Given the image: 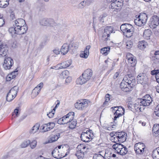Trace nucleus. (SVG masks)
I'll return each mask as SVG.
<instances>
[{"label": "nucleus", "mask_w": 159, "mask_h": 159, "mask_svg": "<svg viewBox=\"0 0 159 159\" xmlns=\"http://www.w3.org/2000/svg\"><path fill=\"white\" fill-rule=\"evenodd\" d=\"M93 75V72L90 69L85 70L83 73L82 75L78 78L77 83L78 84H82L86 83L91 78Z\"/></svg>", "instance_id": "1"}, {"label": "nucleus", "mask_w": 159, "mask_h": 159, "mask_svg": "<svg viewBox=\"0 0 159 159\" xmlns=\"http://www.w3.org/2000/svg\"><path fill=\"white\" fill-rule=\"evenodd\" d=\"M27 30V26L11 27L9 28L8 31L12 37H14L16 34L21 35L25 33Z\"/></svg>", "instance_id": "2"}, {"label": "nucleus", "mask_w": 159, "mask_h": 159, "mask_svg": "<svg viewBox=\"0 0 159 159\" xmlns=\"http://www.w3.org/2000/svg\"><path fill=\"white\" fill-rule=\"evenodd\" d=\"M120 30L123 33L124 35L126 37H131L134 32V28L130 24H122L120 27Z\"/></svg>", "instance_id": "3"}, {"label": "nucleus", "mask_w": 159, "mask_h": 159, "mask_svg": "<svg viewBox=\"0 0 159 159\" xmlns=\"http://www.w3.org/2000/svg\"><path fill=\"white\" fill-rule=\"evenodd\" d=\"M147 19V15L145 13H141L134 20V22L136 25L142 26L145 24Z\"/></svg>", "instance_id": "4"}, {"label": "nucleus", "mask_w": 159, "mask_h": 159, "mask_svg": "<svg viewBox=\"0 0 159 159\" xmlns=\"http://www.w3.org/2000/svg\"><path fill=\"white\" fill-rule=\"evenodd\" d=\"M75 114L74 112H70L66 115L59 119L57 121L58 123L60 125L68 123L73 119Z\"/></svg>", "instance_id": "5"}, {"label": "nucleus", "mask_w": 159, "mask_h": 159, "mask_svg": "<svg viewBox=\"0 0 159 159\" xmlns=\"http://www.w3.org/2000/svg\"><path fill=\"white\" fill-rule=\"evenodd\" d=\"M18 90L17 86H15L12 88L7 93L6 97V100L8 102L12 100L16 96Z\"/></svg>", "instance_id": "6"}, {"label": "nucleus", "mask_w": 159, "mask_h": 159, "mask_svg": "<svg viewBox=\"0 0 159 159\" xmlns=\"http://www.w3.org/2000/svg\"><path fill=\"white\" fill-rule=\"evenodd\" d=\"M89 102V100L86 99H84L81 101H78L75 104V107L78 110H84L88 107Z\"/></svg>", "instance_id": "7"}, {"label": "nucleus", "mask_w": 159, "mask_h": 159, "mask_svg": "<svg viewBox=\"0 0 159 159\" xmlns=\"http://www.w3.org/2000/svg\"><path fill=\"white\" fill-rule=\"evenodd\" d=\"M39 23L41 25L47 26H53L55 24L53 19L47 18H41L39 20Z\"/></svg>", "instance_id": "8"}, {"label": "nucleus", "mask_w": 159, "mask_h": 159, "mask_svg": "<svg viewBox=\"0 0 159 159\" xmlns=\"http://www.w3.org/2000/svg\"><path fill=\"white\" fill-rule=\"evenodd\" d=\"M55 126L54 122H49L43 125L40 127L39 131L41 132H45L52 129Z\"/></svg>", "instance_id": "9"}, {"label": "nucleus", "mask_w": 159, "mask_h": 159, "mask_svg": "<svg viewBox=\"0 0 159 159\" xmlns=\"http://www.w3.org/2000/svg\"><path fill=\"white\" fill-rule=\"evenodd\" d=\"M111 108L112 109L117 108V110H116V111L114 113L115 116L113 119L114 120H116L117 118L124 114L125 109L122 107H111Z\"/></svg>", "instance_id": "10"}, {"label": "nucleus", "mask_w": 159, "mask_h": 159, "mask_svg": "<svg viewBox=\"0 0 159 159\" xmlns=\"http://www.w3.org/2000/svg\"><path fill=\"white\" fill-rule=\"evenodd\" d=\"M152 101L151 97L149 95L147 94L144 96L142 99H141L140 105H142L143 106H148Z\"/></svg>", "instance_id": "11"}, {"label": "nucleus", "mask_w": 159, "mask_h": 159, "mask_svg": "<svg viewBox=\"0 0 159 159\" xmlns=\"http://www.w3.org/2000/svg\"><path fill=\"white\" fill-rule=\"evenodd\" d=\"M113 28L111 26H107L104 29V31L103 34L102 39L107 41L109 39L111 33L113 32Z\"/></svg>", "instance_id": "12"}, {"label": "nucleus", "mask_w": 159, "mask_h": 159, "mask_svg": "<svg viewBox=\"0 0 159 159\" xmlns=\"http://www.w3.org/2000/svg\"><path fill=\"white\" fill-rule=\"evenodd\" d=\"M145 148V144L140 142L136 143L134 148L136 153L139 154H143Z\"/></svg>", "instance_id": "13"}, {"label": "nucleus", "mask_w": 159, "mask_h": 159, "mask_svg": "<svg viewBox=\"0 0 159 159\" xmlns=\"http://www.w3.org/2000/svg\"><path fill=\"white\" fill-rule=\"evenodd\" d=\"M13 64V60L10 57H6L4 60L3 66L6 70L10 69Z\"/></svg>", "instance_id": "14"}, {"label": "nucleus", "mask_w": 159, "mask_h": 159, "mask_svg": "<svg viewBox=\"0 0 159 159\" xmlns=\"http://www.w3.org/2000/svg\"><path fill=\"white\" fill-rule=\"evenodd\" d=\"M159 25V18L157 16H153L150 19L149 26L152 28H155Z\"/></svg>", "instance_id": "15"}, {"label": "nucleus", "mask_w": 159, "mask_h": 159, "mask_svg": "<svg viewBox=\"0 0 159 159\" xmlns=\"http://www.w3.org/2000/svg\"><path fill=\"white\" fill-rule=\"evenodd\" d=\"M66 149L64 148L63 147H62V149L59 150L57 148H55L52 152V154L53 157L57 159H61L63 158V156L62 155H61V152Z\"/></svg>", "instance_id": "16"}, {"label": "nucleus", "mask_w": 159, "mask_h": 159, "mask_svg": "<svg viewBox=\"0 0 159 159\" xmlns=\"http://www.w3.org/2000/svg\"><path fill=\"white\" fill-rule=\"evenodd\" d=\"M43 85V83H41L33 89L31 94L32 98H34L38 95Z\"/></svg>", "instance_id": "17"}, {"label": "nucleus", "mask_w": 159, "mask_h": 159, "mask_svg": "<svg viewBox=\"0 0 159 159\" xmlns=\"http://www.w3.org/2000/svg\"><path fill=\"white\" fill-rule=\"evenodd\" d=\"M124 77L127 78L126 83L128 85L130 88L133 87V86H134L136 84L135 79L133 77L131 76L130 77L128 75H126Z\"/></svg>", "instance_id": "18"}, {"label": "nucleus", "mask_w": 159, "mask_h": 159, "mask_svg": "<svg viewBox=\"0 0 159 159\" xmlns=\"http://www.w3.org/2000/svg\"><path fill=\"white\" fill-rule=\"evenodd\" d=\"M119 142L123 143L125 142L127 139V134L124 132H116Z\"/></svg>", "instance_id": "19"}, {"label": "nucleus", "mask_w": 159, "mask_h": 159, "mask_svg": "<svg viewBox=\"0 0 159 159\" xmlns=\"http://www.w3.org/2000/svg\"><path fill=\"white\" fill-rule=\"evenodd\" d=\"M129 63L131 65V66H134L136 64V60L134 56L131 54L128 53L126 56Z\"/></svg>", "instance_id": "20"}, {"label": "nucleus", "mask_w": 159, "mask_h": 159, "mask_svg": "<svg viewBox=\"0 0 159 159\" xmlns=\"http://www.w3.org/2000/svg\"><path fill=\"white\" fill-rule=\"evenodd\" d=\"M127 80V78L126 77H124L120 85V88L123 91L125 92L129 91V90H130L129 87L126 83V82Z\"/></svg>", "instance_id": "21"}, {"label": "nucleus", "mask_w": 159, "mask_h": 159, "mask_svg": "<svg viewBox=\"0 0 159 159\" xmlns=\"http://www.w3.org/2000/svg\"><path fill=\"white\" fill-rule=\"evenodd\" d=\"M8 48L6 45H0V57H7L6 55L8 53Z\"/></svg>", "instance_id": "22"}, {"label": "nucleus", "mask_w": 159, "mask_h": 159, "mask_svg": "<svg viewBox=\"0 0 159 159\" xmlns=\"http://www.w3.org/2000/svg\"><path fill=\"white\" fill-rule=\"evenodd\" d=\"M13 27L27 26L25 20L22 19H18L15 21Z\"/></svg>", "instance_id": "23"}, {"label": "nucleus", "mask_w": 159, "mask_h": 159, "mask_svg": "<svg viewBox=\"0 0 159 159\" xmlns=\"http://www.w3.org/2000/svg\"><path fill=\"white\" fill-rule=\"evenodd\" d=\"M91 137L90 134H88V131L86 132H83L80 136L81 140L85 142H89Z\"/></svg>", "instance_id": "24"}, {"label": "nucleus", "mask_w": 159, "mask_h": 159, "mask_svg": "<svg viewBox=\"0 0 159 159\" xmlns=\"http://www.w3.org/2000/svg\"><path fill=\"white\" fill-rule=\"evenodd\" d=\"M90 45H88L86 46L85 48L84 51L81 52L80 54V56L81 57L87 58L89 55V50L90 48Z\"/></svg>", "instance_id": "25"}, {"label": "nucleus", "mask_w": 159, "mask_h": 159, "mask_svg": "<svg viewBox=\"0 0 159 159\" xmlns=\"http://www.w3.org/2000/svg\"><path fill=\"white\" fill-rule=\"evenodd\" d=\"M70 45L67 44H64L61 47L60 51L62 54L65 55L69 51Z\"/></svg>", "instance_id": "26"}, {"label": "nucleus", "mask_w": 159, "mask_h": 159, "mask_svg": "<svg viewBox=\"0 0 159 159\" xmlns=\"http://www.w3.org/2000/svg\"><path fill=\"white\" fill-rule=\"evenodd\" d=\"M17 71V70L15 71L8 74L6 78V80L10 81L11 79L15 78L18 74Z\"/></svg>", "instance_id": "27"}, {"label": "nucleus", "mask_w": 159, "mask_h": 159, "mask_svg": "<svg viewBox=\"0 0 159 159\" xmlns=\"http://www.w3.org/2000/svg\"><path fill=\"white\" fill-rule=\"evenodd\" d=\"M152 131L153 134L155 136L159 137V124H155L153 125Z\"/></svg>", "instance_id": "28"}, {"label": "nucleus", "mask_w": 159, "mask_h": 159, "mask_svg": "<svg viewBox=\"0 0 159 159\" xmlns=\"http://www.w3.org/2000/svg\"><path fill=\"white\" fill-rule=\"evenodd\" d=\"M137 81L139 84H143L145 81V77L143 74H140L137 77Z\"/></svg>", "instance_id": "29"}, {"label": "nucleus", "mask_w": 159, "mask_h": 159, "mask_svg": "<svg viewBox=\"0 0 159 159\" xmlns=\"http://www.w3.org/2000/svg\"><path fill=\"white\" fill-rule=\"evenodd\" d=\"M147 46V43L143 40L139 42L138 47L140 49L143 50Z\"/></svg>", "instance_id": "30"}, {"label": "nucleus", "mask_w": 159, "mask_h": 159, "mask_svg": "<svg viewBox=\"0 0 159 159\" xmlns=\"http://www.w3.org/2000/svg\"><path fill=\"white\" fill-rule=\"evenodd\" d=\"M40 125L39 123L36 124L32 128L30 131V133L34 134L37 132L39 129Z\"/></svg>", "instance_id": "31"}, {"label": "nucleus", "mask_w": 159, "mask_h": 159, "mask_svg": "<svg viewBox=\"0 0 159 159\" xmlns=\"http://www.w3.org/2000/svg\"><path fill=\"white\" fill-rule=\"evenodd\" d=\"M72 61L71 60H68L61 63L62 68H66L69 66L71 64Z\"/></svg>", "instance_id": "32"}, {"label": "nucleus", "mask_w": 159, "mask_h": 159, "mask_svg": "<svg viewBox=\"0 0 159 159\" xmlns=\"http://www.w3.org/2000/svg\"><path fill=\"white\" fill-rule=\"evenodd\" d=\"M151 33L152 32L150 30H145L143 32V37L144 38L147 39H149Z\"/></svg>", "instance_id": "33"}, {"label": "nucleus", "mask_w": 159, "mask_h": 159, "mask_svg": "<svg viewBox=\"0 0 159 159\" xmlns=\"http://www.w3.org/2000/svg\"><path fill=\"white\" fill-rule=\"evenodd\" d=\"M9 0H0V7L5 8L7 7L9 4Z\"/></svg>", "instance_id": "34"}, {"label": "nucleus", "mask_w": 159, "mask_h": 159, "mask_svg": "<svg viewBox=\"0 0 159 159\" xmlns=\"http://www.w3.org/2000/svg\"><path fill=\"white\" fill-rule=\"evenodd\" d=\"M60 136L59 133H58L55 135H52L51 137L50 140L49 141V142H53L56 141L59 139Z\"/></svg>", "instance_id": "35"}, {"label": "nucleus", "mask_w": 159, "mask_h": 159, "mask_svg": "<svg viewBox=\"0 0 159 159\" xmlns=\"http://www.w3.org/2000/svg\"><path fill=\"white\" fill-rule=\"evenodd\" d=\"M110 50V47H105L101 49L100 52L102 54L106 56L109 53Z\"/></svg>", "instance_id": "36"}, {"label": "nucleus", "mask_w": 159, "mask_h": 159, "mask_svg": "<svg viewBox=\"0 0 159 159\" xmlns=\"http://www.w3.org/2000/svg\"><path fill=\"white\" fill-rule=\"evenodd\" d=\"M152 157L153 159H159V152L157 148L153 151Z\"/></svg>", "instance_id": "37"}, {"label": "nucleus", "mask_w": 159, "mask_h": 159, "mask_svg": "<svg viewBox=\"0 0 159 159\" xmlns=\"http://www.w3.org/2000/svg\"><path fill=\"white\" fill-rule=\"evenodd\" d=\"M69 127L71 129H73L74 128L76 124V121L74 118L69 123Z\"/></svg>", "instance_id": "38"}, {"label": "nucleus", "mask_w": 159, "mask_h": 159, "mask_svg": "<svg viewBox=\"0 0 159 159\" xmlns=\"http://www.w3.org/2000/svg\"><path fill=\"white\" fill-rule=\"evenodd\" d=\"M128 152L127 148L124 146L118 152V153H119L120 155H124L126 154Z\"/></svg>", "instance_id": "39"}, {"label": "nucleus", "mask_w": 159, "mask_h": 159, "mask_svg": "<svg viewBox=\"0 0 159 159\" xmlns=\"http://www.w3.org/2000/svg\"><path fill=\"white\" fill-rule=\"evenodd\" d=\"M75 155L78 159H83L84 157V154L81 151L77 150Z\"/></svg>", "instance_id": "40"}, {"label": "nucleus", "mask_w": 159, "mask_h": 159, "mask_svg": "<svg viewBox=\"0 0 159 159\" xmlns=\"http://www.w3.org/2000/svg\"><path fill=\"white\" fill-rule=\"evenodd\" d=\"M84 149H86L88 150V148L86 147L85 145L83 144H80L78 145L77 147V150L78 151H81L82 152H84Z\"/></svg>", "instance_id": "41"}, {"label": "nucleus", "mask_w": 159, "mask_h": 159, "mask_svg": "<svg viewBox=\"0 0 159 159\" xmlns=\"http://www.w3.org/2000/svg\"><path fill=\"white\" fill-rule=\"evenodd\" d=\"M30 143V141L29 140H26L23 142L20 146L22 148H25L28 146Z\"/></svg>", "instance_id": "42"}, {"label": "nucleus", "mask_w": 159, "mask_h": 159, "mask_svg": "<svg viewBox=\"0 0 159 159\" xmlns=\"http://www.w3.org/2000/svg\"><path fill=\"white\" fill-rule=\"evenodd\" d=\"M69 72L67 70H65L61 74L60 76L61 78H64L68 75Z\"/></svg>", "instance_id": "43"}, {"label": "nucleus", "mask_w": 159, "mask_h": 159, "mask_svg": "<svg viewBox=\"0 0 159 159\" xmlns=\"http://www.w3.org/2000/svg\"><path fill=\"white\" fill-rule=\"evenodd\" d=\"M117 135V133L116 132V135H114V136L111 138V141L115 143H116L117 142H119Z\"/></svg>", "instance_id": "44"}, {"label": "nucleus", "mask_w": 159, "mask_h": 159, "mask_svg": "<svg viewBox=\"0 0 159 159\" xmlns=\"http://www.w3.org/2000/svg\"><path fill=\"white\" fill-rule=\"evenodd\" d=\"M133 43L131 41H127L126 43V47L128 49H130L132 47Z\"/></svg>", "instance_id": "45"}, {"label": "nucleus", "mask_w": 159, "mask_h": 159, "mask_svg": "<svg viewBox=\"0 0 159 159\" xmlns=\"http://www.w3.org/2000/svg\"><path fill=\"white\" fill-rule=\"evenodd\" d=\"M116 128V125H114L106 127L105 129L109 131H111L115 129Z\"/></svg>", "instance_id": "46"}, {"label": "nucleus", "mask_w": 159, "mask_h": 159, "mask_svg": "<svg viewBox=\"0 0 159 159\" xmlns=\"http://www.w3.org/2000/svg\"><path fill=\"white\" fill-rule=\"evenodd\" d=\"M86 5V2L84 1L81 2L78 5V8L80 9H83Z\"/></svg>", "instance_id": "47"}, {"label": "nucleus", "mask_w": 159, "mask_h": 159, "mask_svg": "<svg viewBox=\"0 0 159 159\" xmlns=\"http://www.w3.org/2000/svg\"><path fill=\"white\" fill-rule=\"evenodd\" d=\"M37 142L36 140H34L31 143L30 142V145L31 148L32 149L36 147Z\"/></svg>", "instance_id": "48"}, {"label": "nucleus", "mask_w": 159, "mask_h": 159, "mask_svg": "<svg viewBox=\"0 0 159 159\" xmlns=\"http://www.w3.org/2000/svg\"><path fill=\"white\" fill-rule=\"evenodd\" d=\"M115 3L116 6H117V8L121 7L123 5L122 1L121 0H116Z\"/></svg>", "instance_id": "49"}, {"label": "nucleus", "mask_w": 159, "mask_h": 159, "mask_svg": "<svg viewBox=\"0 0 159 159\" xmlns=\"http://www.w3.org/2000/svg\"><path fill=\"white\" fill-rule=\"evenodd\" d=\"M93 159H104L103 157L101 154H95L93 157Z\"/></svg>", "instance_id": "50"}, {"label": "nucleus", "mask_w": 159, "mask_h": 159, "mask_svg": "<svg viewBox=\"0 0 159 159\" xmlns=\"http://www.w3.org/2000/svg\"><path fill=\"white\" fill-rule=\"evenodd\" d=\"M110 95L107 94L105 96V101L103 103V105L106 104V103L110 101Z\"/></svg>", "instance_id": "51"}, {"label": "nucleus", "mask_w": 159, "mask_h": 159, "mask_svg": "<svg viewBox=\"0 0 159 159\" xmlns=\"http://www.w3.org/2000/svg\"><path fill=\"white\" fill-rule=\"evenodd\" d=\"M53 110L54 111H52L50 112H49L48 113H47V115L49 118H52L54 114V111H55V108H53Z\"/></svg>", "instance_id": "52"}, {"label": "nucleus", "mask_w": 159, "mask_h": 159, "mask_svg": "<svg viewBox=\"0 0 159 159\" xmlns=\"http://www.w3.org/2000/svg\"><path fill=\"white\" fill-rule=\"evenodd\" d=\"M50 68L51 69H54L56 70L62 69L61 64H58L56 66L51 67Z\"/></svg>", "instance_id": "53"}, {"label": "nucleus", "mask_w": 159, "mask_h": 159, "mask_svg": "<svg viewBox=\"0 0 159 159\" xmlns=\"http://www.w3.org/2000/svg\"><path fill=\"white\" fill-rule=\"evenodd\" d=\"M5 21L4 18L0 14V27H2L4 24Z\"/></svg>", "instance_id": "54"}, {"label": "nucleus", "mask_w": 159, "mask_h": 159, "mask_svg": "<svg viewBox=\"0 0 159 159\" xmlns=\"http://www.w3.org/2000/svg\"><path fill=\"white\" fill-rule=\"evenodd\" d=\"M154 112L157 116L159 117V105L156 107Z\"/></svg>", "instance_id": "55"}, {"label": "nucleus", "mask_w": 159, "mask_h": 159, "mask_svg": "<svg viewBox=\"0 0 159 159\" xmlns=\"http://www.w3.org/2000/svg\"><path fill=\"white\" fill-rule=\"evenodd\" d=\"M111 9H118L117 8V6H116V3H115V1L111 3Z\"/></svg>", "instance_id": "56"}, {"label": "nucleus", "mask_w": 159, "mask_h": 159, "mask_svg": "<svg viewBox=\"0 0 159 159\" xmlns=\"http://www.w3.org/2000/svg\"><path fill=\"white\" fill-rule=\"evenodd\" d=\"M64 148L66 150H65L64 151H63L62 152H61V155H62V156H63V157L66 156L68 154H69V152L68 151V152H65V151L66 150V151L67 150H66V148Z\"/></svg>", "instance_id": "57"}, {"label": "nucleus", "mask_w": 159, "mask_h": 159, "mask_svg": "<svg viewBox=\"0 0 159 159\" xmlns=\"http://www.w3.org/2000/svg\"><path fill=\"white\" fill-rule=\"evenodd\" d=\"M134 107L135 108V110L137 111H138L139 110H140V111H141V108L139 107L138 105H137L136 104H134Z\"/></svg>", "instance_id": "58"}, {"label": "nucleus", "mask_w": 159, "mask_h": 159, "mask_svg": "<svg viewBox=\"0 0 159 159\" xmlns=\"http://www.w3.org/2000/svg\"><path fill=\"white\" fill-rule=\"evenodd\" d=\"M72 78L71 77L69 76L67 77L66 80V83H67V84H68L72 80Z\"/></svg>", "instance_id": "59"}, {"label": "nucleus", "mask_w": 159, "mask_h": 159, "mask_svg": "<svg viewBox=\"0 0 159 159\" xmlns=\"http://www.w3.org/2000/svg\"><path fill=\"white\" fill-rule=\"evenodd\" d=\"M124 146L123 145L118 143V148L116 150L117 152L118 153V152H119L120 150Z\"/></svg>", "instance_id": "60"}, {"label": "nucleus", "mask_w": 159, "mask_h": 159, "mask_svg": "<svg viewBox=\"0 0 159 159\" xmlns=\"http://www.w3.org/2000/svg\"><path fill=\"white\" fill-rule=\"evenodd\" d=\"M72 46L75 48H77L78 47L79 43L77 42L73 43L72 44Z\"/></svg>", "instance_id": "61"}, {"label": "nucleus", "mask_w": 159, "mask_h": 159, "mask_svg": "<svg viewBox=\"0 0 159 159\" xmlns=\"http://www.w3.org/2000/svg\"><path fill=\"white\" fill-rule=\"evenodd\" d=\"M128 107L130 109V108H132L133 107H134V105L132 104V102L130 101H129L128 102Z\"/></svg>", "instance_id": "62"}, {"label": "nucleus", "mask_w": 159, "mask_h": 159, "mask_svg": "<svg viewBox=\"0 0 159 159\" xmlns=\"http://www.w3.org/2000/svg\"><path fill=\"white\" fill-rule=\"evenodd\" d=\"M107 16V14L106 13H104L102 15L100 16L99 18L100 19V20H101V19L105 18Z\"/></svg>", "instance_id": "63"}, {"label": "nucleus", "mask_w": 159, "mask_h": 159, "mask_svg": "<svg viewBox=\"0 0 159 159\" xmlns=\"http://www.w3.org/2000/svg\"><path fill=\"white\" fill-rule=\"evenodd\" d=\"M159 71L158 70H153L151 71V74L152 75H156V74L158 73Z\"/></svg>", "instance_id": "64"}]
</instances>
